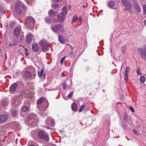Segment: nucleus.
Returning <instances> with one entry per match:
<instances>
[{
  "mask_svg": "<svg viewBox=\"0 0 146 146\" xmlns=\"http://www.w3.org/2000/svg\"><path fill=\"white\" fill-rule=\"evenodd\" d=\"M30 146H35V145H33V144H32V145H31Z\"/></svg>",
  "mask_w": 146,
  "mask_h": 146,
  "instance_id": "obj_57",
  "label": "nucleus"
},
{
  "mask_svg": "<svg viewBox=\"0 0 146 146\" xmlns=\"http://www.w3.org/2000/svg\"><path fill=\"white\" fill-rule=\"evenodd\" d=\"M52 8L55 9H58L59 7V5L57 3H54L53 5H52Z\"/></svg>",
  "mask_w": 146,
  "mask_h": 146,
  "instance_id": "obj_28",
  "label": "nucleus"
},
{
  "mask_svg": "<svg viewBox=\"0 0 146 146\" xmlns=\"http://www.w3.org/2000/svg\"><path fill=\"white\" fill-rule=\"evenodd\" d=\"M71 107L72 110L75 111L77 109V106L76 104L73 103Z\"/></svg>",
  "mask_w": 146,
  "mask_h": 146,
  "instance_id": "obj_27",
  "label": "nucleus"
},
{
  "mask_svg": "<svg viewBox=\"0 0 146 146\" xmlns=\"http://www.w3.org/2000/svg\"><path fill=\"white\" fill-rule=\"evenodd\" d=\"M44 69H42L40 71H38V75L40 78H42L44 79L46 77V74L45 73H43Z\"/></svg>",
  "mask_w": 146,
  "mask_h": 146,
  "instance_id": "obj_14",
  "label": "nucleus"
},
{
  "mask_svg": "<svg viewBox=\"0 0 146 146\" xmlns=\"http://www.w3.org/2000/svg\"><path fill=\"white\" fill-rule=\"evenodd\" d=\"M62 12L61 13V14H63L66 15L67 13V7L64 6L62 9Z\"/></svg>",
  "mask_w": 146,
  "mask_h": 146,
  "instance_id": "obj_21",
  "label": "nucleus"
},
{
  "mask_svg": "<svg viewBox=\"0 0 146 146\" xmlns=\"http://www.w3.org/2000/svg\"><path fill=\"white\" fill-rule=\"evenodd\" d=\"M48 106V102L44 104H42L39 107H37L40 111L39 113L41 114H42V112L45 111Z\"/></svg>",
  "mask_w": 146,
  "mask_h": 146,
  "instance_id": "obj_10",
  "label": "nucleus"
},
{
  "mask_svg": "<svg viewBox=\"0 0 146 146\" xmlns=\"http://www.w3.org/2000/svg\"><path fill=\"white\" fill-rule=\"evenodd\" d=\"M33 0H27L26 1L27 2V3H30L32 2Z\"/></svg>",
  "mask_w": 146,
  "mask_h": 146,
  "instance_id": "obj_49",
  "label": "nucleus"
},
{
  "mask_svg": "<svg viewBox=\"0 0 146 146\" xmlns=\"http://www.w3.org/2000/svg\"><path fill=\"white\" fill-rule=\"evenodd\" d=\"M18 85L16 83H14L12 84L10 87V90L12 92H14L15 91L16 88L17 87Z\"/></svg>",
  "mask_w": 146,
  "mask_h": 146,
  "instance_id": "obj_17",
  "label": "nucleus"
},
{
  "mask_svg": "<svg viewBox=\"0 0 146 146\" xmlns=\"http://www.w3.org/2000/svg\"><path fill=\"white\" fill-rule=\"evenodd\" d=\"M132 1L133 3V5H136L139 4L138 3L136 0H132Z\"/></svg>",
  "mask_w": 146,
  "mask_h": 146,
  "instance_id": "obj_36",
  "label": "nucleus"
},
{
  "mask_svg": "<svg viewBox=\"0 0 146 146\" xmlns=\"http://www.w3.org/2000/svg\"><path fill=\"white\" fill-rule=\"evenodd\" d=\"M67 88L68 86L66 84H64L63 85V88L64 89H66Z\"/></svg>",
  "mask_w": 146,
  "mask_h": 146,
  "instance_id": "obj_42",
  "label": "nucleus"
},
{
  "mask_svg": "<svg viewBox=\"0 0 146 146\" xmlns=\"http://www.w3.org/2000/svg\"><path fill=\"white\" fill-rule=\"evenodd\" d=\"M32 75V73L29 71H26L24 74V76L28 78H29Z\"/></svg>",
  "mask_w": 146,
  "mask_h": 146,
  "instance_id": "obj_24",
  "label": "nucleus"
},
{
  "mask_svg": "<svg viewBox=\"0 0 146 146\" xmlns=\"http://www.w3.org/2000/svg\"><path fill=\"white\" fill-rule=\"evenodd\" d=\"M137 74L138 75H140L141 74V70L139 68L137 70Z\"/></svg>",
  "mask_w": 146,
  "mask_h": 146,
  "instance_id": "obj_38",
  "label": "nucleus"
},
{
  "mask_svg": "<svg viewBox=\"0 0 146 146\" xmlns=\"http://www.w3.org/2000/svg\"><path fill=\"white\" fill-rule=\"evenodd\" d=\"M137 50L141 57L144 60H146V45H144L143 48H138Z\"/></svg>",
  "mask_w": 146,
  "mask_h": 146,
  "instance_id": "obj_3",
  "label": "nucleus"
},
{
  "mask_svg": "<svg viewBox=\"0 0 146 146\" xmlns=\"http://www.w3.org/2000/svg\"><path fill=\"white\" fill-rule=\"evenodd\" d=\"M126 49V47L125 46H123L121 47V51L123 53H125Z\"/></svg>",
  "mask_w": 146,
  "mask_h": 146,
  "instance_id": "obj_32",
  "label": "nucleus"
},
{
  "mask_svg": "<svg viewBox=\"0 0 146 146\" xmlns=\"http://www.w3.org/2000/svg\"><path fill=\"white\" fill-rule=\"evenodd\" d=\"M46 124L47 125L53 126L55 125L53 119L51 117H48L46 120Z\"/></svg>",
  "mask_w": 146,
  "mask_h": 146,
  "instance_id": "obj_12",
  "label": "nucleus"
},
{
  "mask_svg": "<svg viewBox=\"0 0 146 146\" xmlns=\"http://www.w3.org/2000/svg\"><path fill=\"white\" fill-rule=\"evenodd\" d=\"M143 12L144 14L146 15V5H143Z\"/></svg>",
  "mask_w": 146,
  "mask_h": 146,
  "instance_id": "obj_37",
  "label": "nucleus"
},
{
  "mask_svg": "<svg viewBox=\"0 0 146 146\" xmlns=\"http://www.w3.org/2000/svg\"><path fill=\"white\" fill-rule=\"evenodd\" d=\"M31 123H32V122H33V123H34V121H32V122H31Z\"/></svg>",
  "mask_w": 146,
  "mask_h": 146,
  "instance_id": "obj_58",
  "label": "nucleus"
},
{
  "mask_svg": "<svg viewBox=\"0 0 146 146\" xmlns=\"http://www.w3.org/2000/svg\"><path fill=\"white\" fill-rule=\"evenodd\" d=\"M122 5L125 7V9L130 11L132 8V4L128 0H121Z\"/></svg>",
  "mask_w": 146,
  "mask_h": 146,
  "instance_id": "obj_7",
  "label": "nucleus"
},
{
  "mask_svg": "<svg viewBox=\"0 0 146 146\" xmlns=\"http://www.w3.org/2000/svg\"><path fill=\"white\" fill-rule=\"evenodd\" d=\"M133 132L134 133L136 134V135H137L138 134V133L137 132V131H136V130L135 129H133Z\"/></svg>",
  "mask_w": 146,
  "mask_h": 146,
  "instance_id": "obj_50",
  "label": "nucleus"
},
{
  "mask_svg": "<svg viewBox=\"0 0 146 146\" xmlns=\"http://www.w3.org/2000/svg\"><path fill=\"white\" fill-rule=\"evenodd\" d=\"M33 50L35 52L38 51L39 49V47L36 44H34L32 46Z\"/></svg>",
  "mask_w": 146,
  "mask_h": 146,
  "instance_id": "obj_19",
  "label": "nucleus"
},
{
  "mask_svg": "<svg viewBox=\"0 0 146 146\" xmlns=\"http://www.w3.org/2000/svg\"><path fill=\"white\" fill-rule=\"evenodd\" d=\"M128 73L125 72V76L124 78L125 80L128 79Z\"/></svg>",
  "mask_w": 146,
  "mask_h": 146,
  "instance_id": "obj_35",
  "label": "nucleus"
},
{
  "mask_svg": "<svg viewBox=\"0 0 146 146\" xmlns=\"http://www.w3.org/2000/svg\"><path fill=\"white\" fill-rule=\"evenodd\" d=\"M38 137L41 139H44L45 141H48L49 138L48 135L42 131H40L38 132Z\"/></svg>",
  "mask_w": 146,
  "mask_h": 146,
  "instance_id": "obj_8",
  "label": "nucleus"
},
{
  "mask_svg": "<svg viewBox=\"0 0 146 146\" xmlns=\"http://www.w3.org/2000/svg\"><path fill=\"white\" fill-rule=\"evenodd\" d=\"M21 98L19 96H15L13 97L12 99L13 103L16 105H19L21 103Z\"/></svg>",
  "mask_w": 146,
  "mask_h": 146,
  "instance_id": "obj_9",
  "label": "nucleus"
},
{
  "mask_svg": "<svg viewBox=\"0 0 146 146\" xmlns=\"http://www.w3.org/2000/svg\"><path fill=\"white\" fill-rule=\"evenodd\" d=\"M73 92L72 91V92H71L68 96H67V97L68 98H70V97H71L72 96V95H73Z\"/></svg>",
  "mask_w": 146,
  "mask_h": 146,
  "instance_id": "obj_44",
  "label": "nucleus"
},
{
  "mask_svg": "<svg viewBox=\"0 0 146 146\" xmlns=\"http://www.w3.org/2000/svg\"><path fill=\"white\" fill-rule=\"evenodd\" d=\"M14 34L21 41H22L24 38L23 35V33L21 34L20 29L19 28H16L14 29Z\"/></svg>",
  "mask_w": 146,
  "mask_h": 146,
  "instance_id": "obj_6",
  "label": "nucleus"
},
{
  "mask_svg": "<svg viewBox=\"0 0 146 146\" xmlns=\"http://www.w3.org/2000/svg\"><path fill=\"white\" fill-rule=\"evenodd\" d=\"M69 46L70 48H72V49H73V47L72 46L70 45H69Z\"/></svg>",
  "mask_w": 146,
  "mask_h": 146,
  "instance_id": "obj_54",
  "label": "nucleus"
},
{
  "mask_svg": "<svg viewBox=\"0 0 146 146\" xmlns=\"http://www.w3.org/2000/svg\"><path fill=\"white\" fill-rule=\"evenodd\" d=\"M2 104L3 105V107H5L7 104V103L6 102H5L4 101H2L1 102Z\"/></svg>",
  "mask_w": 146,
  "mask_h": 146,
  "instance_id": "obj_43",
  "label": "nucleus"
},
{
  "mask_svg": "<svg viewBox=\"0 0 146 146\" xmlns=\"http://www.w3.org/2000/svg\"><path fill=\"white\" fill-rule=\"evenodd\" d=\"M15 23L14 21L11 22L9 24V26L11 28H12L15 26Z\"/></svg>",
  "mask_w": 146,
  "mask_h": 146,
  "instance_id": "obj_29",
  "label": "nucleus"
},
{
  "mask_svg": "<svg viewBox=\"0 0 146 146\" xmlns=\"http://www.w3.org/2000/svg\"><path fill=\"white\" fill-rule=\"evenodd\" d=\"M57 12H55L52 10H50L48 12V14L50 17H54L56 16L57 14Z\"/></svg>",
  "mask_w": 146,
  "mask_h": 146,
  "instance_id": "obj_18",
  "label": "nucleus"
},
{
  "mask_svg": "<svg viewBox=\"0 0 146 146\" xmlns=\"http://www.w3.org/2000/svg\"><path fill=\"white\" fill-rule=\"evenodd\" d=\"M18 111L17 108L13 109L12 111V115L14 117H16L17 116Z\"/></svg>",
  "mask_w": 146,
  "mask_h": 146,
  "instance_id": "obj_20",
  "label": "nucleus"
},
{
  "mask_svg": "<svg viewBox=\"0 0 146 146\" xmlns=\"http://www.w3.org/2000/svg\"><path fill=\"white\" fill-rule=\"evenodd\" d=\"M29 109V108L26 106L23 107L22 108V111L25 112L27 111Z\"/></svg>",
  "mask_w": 146,
  "mask_h": 146,
  "instance_id": "obj_30",
  "label": "nucleus"
},
{
  "mask_svg": "<svg viewBox=\"0 0 146 146\" xmlns=\"http://www.w3.org/2000/svg\"><path fill=\"white\" fill-rule=\"evenodd\" d=\"M32 35L31 33H29L27 36V41L29 44H30L32 42Z\"/></svg>",
  "mask_w": 146,
  "mask_h": 146,
  "instance_id": "obj_15",
  "label": "nucleus"
},
{
  "mask_svg": "<svg viewBox=\"0 0 146 146\" xmlns=\"http://www.w3.org/2000/svg\"><path fill=\"white\" fill-rule=\"evenodd\" d=\"M43 127H44L45 128H47L48 129H50V128H49V127H47V126H45V125L43 126Z\"/></svg>",
  "mask_w": 146,
  "mask_h": 146,
  "instance_id": "obj_53",
  "label": "nucleus"
},
{
  "mask_svg": "<svg viewBox=\"0 0 146 146\" xmlns=\"http://www.w3.org/2000/svg\"><path fill=\"white\" fill-rule=\"evenodd\" d=\"M39 44L41 45V48L43 51L46 52L49 49V43L47 41L43 40L40 41Z\"/></svg>",
  "mask_w": 146,
  "mask_h": 146,
  "instance_id": "obj_5",
  "label": "nucleus"
},
{
  "mask_svg": "<svg viewBox=\"0 0 146 146\" xmlns=\"http://www.w3.org/2000/svg\"><path fill=\"white\" fill-rule=\"evenodd\" d=\"M86 107V105H82L80 108V109L79 111V112H80L82 111L83 109Z\"/></svg>",
  "mask_w": 146,
  "mask_h": 146,
  "instance_id": "obj_33",
  "label": "nucleus"
},
{
  "mask_svg": "<svg viewBox=\"0 0 146 146\" xmlns=\"http://www.w3.org/2000/svg\"><path fill=\"white\" fill-rule=\"evenodd\" d=\"M133 6L135 10L138 12H140L141 11V8L139 4L134 5Z\"/></svg>",
  "mask_w": 146,
  "mask_h": 146,
  "instance_id": "obj_23",
  "label": "nucleus"
},
{
  "mask_svg": "<svg viewBox=\"0 0 146 146\" xmlns=\"http://www.w3.org/2000/svg\"><path fill=\"white\" fill-rule=\"evenodd\" d=\"M45 20L46 22H50V19L48 18H46L45 19Z\"/></svg>",
  "mask_w": 146,
  "mask_h": 146,
  "instance_id": "obj_47",
  "label": "nucleus"
},
{
  "mask_svg": "<svg viewBox=\"0 0 146 146\" xmlns=\"http://www.w3.org/2000/svg\"><path fill=\"white\" fill-rule=\"evenodd\" d=\"M129 108H130L131 110L133 112H134V110L133 108H132L131 107L129 106Z\"/></svg>",
  "mask_w": 146,
  "mask_h": 146,
  "instance_id": "obj_48",
  "label": "nucleus"
},
{
  "mask_svg": "<svg viewBox=\"0 0 146 146\" xmlns=\"http://www.w3.org/2000/svg\"><path fill=\"white\" fill-rule=\"evenodd\" d=\"M17 44V43L15 42H13V43H10L9 44L10 46H13L16 45Z\"/></svg>",
  "mask_w": 146,
  "mask_h": 146,
  "instance_id": "obj_40",
  "label": "nucleus"
},
{
  "mask_svg": "<svg viewBox=\"0 0 146 146\" xmlns=\"http://www.w3.org/2000/svg\"><path fill=\"white\" fill-rule=\"evenodd\" d=\"M8 118L7 115L6 114H3L0 115V123H2L5 122Z\"/></svg>",
  "mask_w": 146,
  "mask_h": 146,
  "instance_id": "obj_13",
  "label": "nucleus"
},
{
  "mask_svg": "<svg viewBox=\"0 0 146 146\" xmlns=\"http://www.w3.org/2000/svg\"><path fill=\"white\" fill-rule=\"evenodd\" d=\"M18 123H15L14 124H13L12 125V126H13V127H14V128H17V125H18Z\"/></svg>",
  "mask_w": 146,
  "mask_h": 146,
  "instance_id": "obj_45",
  "label": "nucleus"
},
{
  "mask_svg": "<svg viewBox=\"0 0 146 146\" xmlns=\"http://www.w3.org/2000/svg\"><path fill=\"white\" fill-rule=\"evenodd\" d=\"M129 70H130V68H129V66L127 67L125 69V72L128 73V72Z\"/></svg>",
  "mask_w": 146,
  "mask_h": 146,
  "instance_id": "obj_39",
  "label": "nucleus"
},
{
  "mask_svg": "<svg viewBox=\"0 0 146 146\" xmlns=\"http://www.w3.org/2000/svg\"><path fill=\"white\" fill-rule=\"evenodd\" d=\"M124 119L125 120H126L127 118V116L126 115H125L124 117Z\"/></svg>",
  "mask_w": 146,
  "mask_h": 146,
  "instance_id": "obj_51",
  "label": "nucleus"
},
{
  "mask_svg": "<svg viewBox=\"0 0 146 146\" xmlns=\"http://www.w3.org/2000/svg\"><path fill=\"white\" fill-rule=\"evenodd\" d=\"M35 21L32 17H29L26 18L25 21L26 27L30 29H32L35 25Z\"/></svg>",
  "mask_w": 146,
  "mask_h": 146,
  "instance_id": "obj_2",
  "label": "nucleus"
},
{
  "mask_svg": "<svg viewBox=\"0 0 146 146\" xmlns=\"http://www.w3.org/2000/svg\"><path fill=\"white\" fill-rule=\"evenodd\" d=\"M56 22H57V21H56V20L55 23H56Z\"/></svg>",
  "mask_w": 146,
  "mask_h": 146,
  "instance_id": "obj_59",
  "label": "nucleus"
},
{
  "mask_svg": "<svg viewBox=\"0 0 146 146\" xmlns=\"http://www.w3.org/2000/svg\"><path fill=\"white\" fill-rule=\"evenodd\" d=\"M144 23L145 25L146 26V20L144 21Z\"/></svg>",
  "mask_w": 146,
  "mask_h": 146,
  "instance_id": "obj_56",
  "label": "nucleus"
},
{
  "mask_svg": "<svg viewBox=\"0 0 146 146\" xmlns=\"http://www.w3.org/2000/svg\"><path fill=\"white\" fill-rule=\"evenodd\" d=\"M5 11L3 7H0V14H2Z\"/></svg>",
  "mask_w": 146,
  "mask_h": 146,
  "instance_id": "obj_34",
  "label": "nucleus"
},
{
  "mask_svg": "<svg viewBox=\"0 0 146 146\" xmlns=\"http://www.w3.org/2000/svg\"><path fill=\"white\" fill-rule=\"evenodd\" d=\"M115 5V2L113 1H110L108 4V6L109 7L114 9L113 8Z\"/></svg>",
  "mask_w": 146,
  "mask_h": 146,
  "instance_id": "obj_22",
  "label": "nucleus"
},
{
  "mask_svg": "<svg viewBox=\"0 0 146 146\" xmlns=\"http://www.w3.org/2000/svg\"><path fill=\"white\" fill-rule=\"evenodd\" d=\"M78 19V17L76 16H75L73 18L72 21V22L73 23H74L76 22V21H77Z\"/></svg>",
  "mask_w": 146,
  "mask_h": 146,
  "instance_id": "obj_31",
  "label": "nucleus"
},
{
  "mask_svg": "<svg viewBox=\"0 0 146 146\" xmlns=\"http://www.w3.org/2000/svg\"><path fill=\"white\" fill-rule=\"evenodd\" d=\"M65 15L61 14V13L60 14L58 15V19L60 22H62L64 21L65 19Z\"/></svg>",
  "mask_w": 146,
  "mask_h": 146,
  "instance_id": "obj_16",
  "label": "nucleus"
},
{
  "mask_svg": "<svg viewBox=\"0 0 146 146\" xmlns=\"http://www.w3.org/2000/svg\"><path fill=\"white\" fill-rule=\"evenodd\" d=\"M48 102V101L46 98L42 97L39 98L37 101V106L39 107V106L42 104H44Z\"/></svg>",
  "mask_w": 146,
  "mask_h": 146,
  "instance_id": "obj_11",
  "label": "nucleus"
},
{
  "mask_svg": "<svg viewBox=\"0 0 146 146\" xmlns=\"http://www.w3.org/2000/svg\"><path fill=\"white\" fill-rule=\"evenodd\" d=\"M58 39L60 42L62 43H63L65 41L64 38L61 36H59Z\"/></svg>",
  "mask_w": 146,
  "mask_h": 146,
  "instance_id": "obj_25",
  "label": "nucleus"
},
{
  "mask_svg": "<svg viewBox=\"0 0 146 146\" xmlns=\"http://www.w3.org/2000/svg\"><path fill=\"white\" fill-rule=\"evenodd\" d=\"M24 94L23 92H21V94H20V95H22V96H23V95Z\"/></svg>",
  "mask_w": 146,
  "mask_h": 146,
  "instance_id": "obj_55",
  "label": "nucleus"
},
{
  "mask_svg": "<svg viewBox=\"0 0 146 146\" xmlns=\"http://www.w3.org/2000/svg\"><path fill=\"white\" fill-rule=\"evenodd\" d=\"M25 54L26 56H28L29 55V54L28 52V50L27 49H25Z\"/></svg>",
  "mask_w": 146,
  "mask_h": 146,
  "instance_id": "obj_46",
  "label": "nucleus"
},
{
  "mask_svg": "<svg viewBox=\"0 0 146 146\" xmlns=\"http://www.w3.org/2000/svg\"><path fill=\"white\" fill-rule=\"evenodd\" d=\"M15 10L18 14L24 15L27 11V8L22 2L18 1L15 4Z\"/></svg>",
  "mask_w": 146,
  "mask_h": 146,
  "instance_id": "obj_1",
  "label": "nucleus"
},
{
  "mask_svg": "<svg viewBox=\"0 0 146 146\" xmlns=\"http://www.w3.org/2000/svg\"><path fill=\"white\" fill-rule=\"evenodd\" d=\"M66 58V56L62 58L60 60V63L61 64H63V62L64 60H65V58Z\"/></svg>",
  "mask_w": 146,
  "mask_h": 146,
  "instance_id": "obj_41",
  "label": "nucleus"
},
{
  "mask_svg": "<svg viewBox=\"0 0 146 146\" xmlns=\"http://www.w3.org/2000/svg\"><path fill=\"white\" fill-rule=\"evenodd\" d=\"M79 19L81 21H82V17L81 16H80L79 17Z\"/></svg>",
  "mask_w": 146,
  "mask_h": 146,
  "instance_id": "obj_52",
  "label": "nucleus"
},
{
  "mask_svg": "<svg viewBox=\"0 0 146 146\" xmlns=\"http://www.w3.org/2000/svg\"><path fill=\"white\" fill-rule=\"evenodd\" d=\"M51 29L55 33L58 32H63L64 31V27L61 24H58L54 25H52L51 27Z\"/></svg>",
  "mask_w": 146,
  "mask_h": 146,
  "instance_id": "obj_4",
  "label": "nucleus"
},
{
  "mask_svg": "<svg viewBox=\"0 0 146 146\" xmlns=\"http://www.w3.org/2000/svg\"><path fill=\"white\" fill-rule=\"evenodd\" d=\"M140 81L142 83H144L145 81V77L144 76H141L140 78Z\"/></svg>",
  "mask_w": 146,
  "mask_h": 146,
  "instance_id": "obj_26",
  "label": "nucleus"
}]
</instances>
